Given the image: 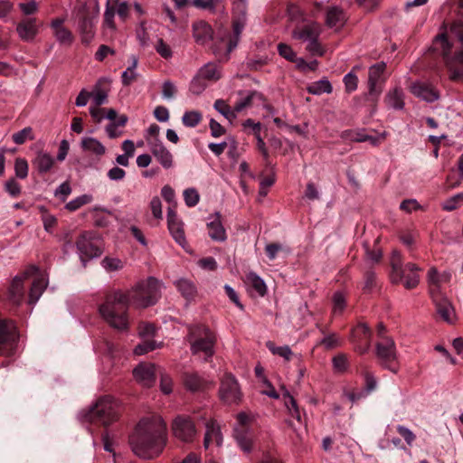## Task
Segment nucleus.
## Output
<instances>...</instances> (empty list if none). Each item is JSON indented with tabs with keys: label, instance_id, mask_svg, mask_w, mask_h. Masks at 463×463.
I'll return each instance as SVG.
<instances>
[{
	"label": "nucleus",
	"instance_id": "obj_14",
	"mask_svg": "<svg viewBox=\"0 0 463 463\" xmlns=\"http://www.w3.org/2000/svg\"><path fill=\"white\" fill-rule=\"evenodd\" d=\"M372 331L370 327L360 323L352 332L353 342L355 345V350L360 354H365L371 347Z\"/></svg>",
	"mask_w": 463,
	"mask_h": 463
},
{
	"label": "nucleus",
	"instance_id": "obj_2",
	"mask_svg": "<svg viewBox=\"0 0 463 463\" xmlns=\"http://www.w3.org/2000/svg\"><path fill=\"white\" fill-rule=\"evenodd\" d=\"M129 296L122 290L106 294L99 305L98 311L102 320L111 328L125 332L129 328Z\"/></svg>",
	"mask_w": 463,
	"mask_h": 463
},
{
	"label": "nucleus",
	"instance_id": "obj_42",
	"mask_svg": "<svg viewBox=\"0 0 463 463\" xmlns=\"http://www.w3.org/2000/svg\"><path fill=\"white\" fill-rule=\"evenodd\" d=\"M332 90V85L326 79L315 81L307 87V91L313 95L329 94Z\"/></svg>",
	"mask_w": 463,
	"mask_h": 463
},
{
	"label": "nucleus",
	"instance_id": "obj_13",
	"mask_svg": "<svg viewBox=\"0 0 463 463\" xmlns=\"http://www.w3.org/2000/svg\"><path fill=\"white\" fill-rule=\"evenodd\" d=\"M248 5L242 4H232V14H233V32L235 34V40L231 41L228 46V52H231L232 49L237 46L240 35L243 31L247 22Z\"/></svg>",
	"mask_w": 463,
	"mask_h": 463
},
{
	"label": "nucleus",
	"instance_id": "obj_5",
	"mask_svg": "<svg viewBox=\"0 0 463 463\" xmlns=\"http://www.w3.org/2000/svg\"><path fill=\"white\" fill-rule=\"evenodd\" d=\"M187 339L192 354L198 355L204 360L213 355L216 337L206 326L194 325L189 326Z\"/></svg>",
	"mask_w": 463,
	"mask_h": 463
},
{
	"label": "nucleus",
	"instance_id": "obj_6",
	"mask_svg": "<svg viewBox=\"0 0 463 463\" xmlns=\"http://www.w3.org/2000/svg\"><path fill=\"white\" fill-rule=\"evenodd\" d=\"M118 418V404L110 397L100 398L90 409L88 419L90 421L109 425Z\"/></svg>",
	"mask_w": 463,
	"mask_h": 463
},
{
	"label": "nucleus",
	"instance_id": "obj_57",
	"mask_svg": "<svg viewBox=\"0 0 463 463\" xmlns=\"http://www.w3.org/2000/svg\"><path fill=\"white\" fill-rule=\"evenodd\" d=\"M102 266L108 271H116L121 269L124 264L123 261L118 258L106 257L102 260Z\"/></svg>",
	"mask_w": 463,
	"mask_h": 463
},
{
	"label": "nucleus",
	"instance_id": "obj_40",
	"mask_svg": "<svg viewBox=\"0 0 463 463\" xmlns=\"http://www.w3.org/2000/svg\"><path fill=\"white\" fill-rule=\"evenodd\" d=\"M246 283L260 297H263L267 293V287L264 280L255 272H249L247 274Z\"/></svg>",
	"mask_w": 463,
	"mask_h": 463
},
{
	"label": "nucleus",
	"instance_id": "obj_41",
	"mask_svg": "<svg viewBox=\"0 0 463 463\" xmlns=\"http://www.w3.org/2000/svg\"><path fill=\"white\" fill-rule=\"evenodd\" d=\"M213 108L222 114L230 123H232L233 120L237 118V111H235V107L232 109L231 107L226 103L223 99H217L213 104Z\"/></svg>",
	"mask_w": 463,
	"mask_h": 463
},
{
	"label": "nucleus",
	"instance_id": "obj_32",
	"mask_svg": "<svg viewBox=\"0 0 463 463\" xmlns=\"http://www.w3.org/2000/svg\"><path fill=\"white\" fill-rule=\"evenodd\" d=\"M194 37L198 43H205L212 39L213 30L211 26L203 21L195 23L193 25Z\"/></svg>",
	"mask_w": 463,
	"mask_h": 463
},
{
	"label": "nucleus",
	"instance_id": "obj_52",
	"mask_svg": "<svg viewBox=\"0 0 463 463\" xmlns=\"http://www.w3.org/2000/svg\"><path fill=\"white\" fill-rule=\"evenodd\" d=\"M463 203V193L457 194L450 198L447 199L442 203V209L445 211H453L456 210Z\"/></svg>",
	"mask_w": 463,
	"mask_h": 463
},
{
	"label": "nucleus",
	"instance_id": "obj_58",
	"mask_svg": "<svg viewBox=\"0 0 463 463\" xmlns=\"http://www.w3.org/2000/svg\"><path fill=\"white\" fill-rule=\"evenodd\" d=\"M184 199L188 207H193L198 203L200 196L194 188H188L184 191Z\"/></svg>",
	"mask_w": 463,
	"mask_h": 463
},
{
	"label": "nucleus",
	"instance_id": "obj_35",
	"mask_svg": "<svg viewBox=\"0 0 463 463\" xmlns=\"http://www.w3.org/2000/svg\"><path fill=\"white\" fill-rule=\"evenodd\" d=\"M47 284L48 282L46 279L43 276L38 277L33 280L29 292V304L33 305L39 300L46 288Z\"/></svg>",
	"mask_w": 463,
	"mask_h": 463
},
{
	"label": "nucleus",
	"instance_id": "obj_4",
	"mask_svg": "<svg viewBox=\"0 0 463 463\" xmlns=\"http://www.w3.org/2000/svg\"><path fill=\"white\" fill-rule=\"evenodd\" d=\"M435 50L439 51L445 60L449 71V79L455 81L463 82V52L456 47L452 55L453 44L449 42L446 33H442L436 36L433 42Z\"/></svg>",
	"mask_w": 463,
	"mask_h": 463
},
{
	"label": "nucleus",
	"instance_id": "obj_47",
	"mask_svg": "<svg viewBox=\"0 0 463 463\" xmlns=\"http://www.w3.org/2000/svg\"><path fill=\"white\" fill-rule=\"evenodd\" d=\"M92 201V196L90 194H82L66 203L65 208L70 212H74L81 206L90 203Z\"/></svg>",
	"mask_w": 463,
	"mask_h": 463
},
{
	"label": "nucleus",
	"instance_id": "obj_1",
	"mask_svg": "<svg viewBox=\"0 0 463 463\" xmlns=\"http://www.w3.org/2000/svg\"><path fill=\"white\" fill-rule=\"evenodd\" d=\"M133 452L139 458L157 457L166 443V426L158 415L146 417L137 423L129 439Z\"/></svg>",
	"mask_w": 463,
	"mask_h": 463
},
{
	"label": "nucleus",
	"instance_id": "obj_44",
	"mask_svg": "<svg viewBox=\"0 0 463 463\" xmlns=\"http://www.w3.org/2000/svg\"><path fill=\"white\" fill-rule=\"evenodd\" d=\"M268 349L276 355H279L286 361H290L294 354L288 345L276 346L271 341L266 343Z\"/></svg>",
	"mask_w": 463,
	"mask_h": 463
},
{
	"label": "nucleus",
	"instance_id": "obj_34",
	"mask_svg": "<svg viewBox=\"0 0 463 463\" xmlns=\"http://www.w3.org/2000/svg\"><path fill=\"white\" fill-rule=\"evenodd\" d=\"M385 102L388 107L393 109H402L404 108V93L402 90L394 88L390 90L386 94Z\"/></svg>",
	"mask_w": 463,
	"mask_h": 463
},
{
	"label": "nucleus",
	"instance_id": "obj_3",
	"mask_svg": "<svg viewBox=\"0 0 463 463\" xmlns=\"http://www.w3.org/2000/svg\"><path fill=\"white\" fill-rule=\"evenodd\" d=\"M163 283L154 277L137 282L126 293L129 301L138 308H145L155 305L161 298Z\"/></svg>",
	"mask_w": 463,
	"mask_h": 463
},
{
	"label": "nucleus",
	"instance_id": "obj_54",
	"mask_svg": "<svg viewBox=\"0 0 463 463\" xmlns=\"http://www.w3.org/2000/svg\"><path fill=\"white\" fill-rule=\"evenodd\" d=\"M5 190L13 198L18 197L22 192L20 184L14 178H9L5 183Z\"/></svg>",
	"mask_w": 463,
	"mask_h": 463
},
{
	"label": "nucleus",
	"instance_id": "obj_10",
	"mask_svg": "<svg viewBox=\"0 0 463 463\" xmlns=\"http://www.w3.org/2000/svg\"><path fill=\"white\" fill-rule=\"evenodd\" d=\"M220 399L227 404H237L241 400L240 384L231 373H225L221 379L219 389Z\"/></svg>",
	"mask_w": 463,
	"mask_h": 463
},
{
	"label": "nucleus",
	"instance_id": "obj_18",
	"mask_svg": "<svg viewBox=\"0 0 463 463\" xmlns=\"http://www.w3.org/2000/svg\"><path fill=\"white\" fill-rule=\"evenodd\" d=\"M432 300L435 303L437 313L440 317L449 324H453L456 320V314L452 304L449 299L442 296V294H437L432 297Z\"/></svg>",
	"mask_w": 463,
	"mask_h": 463
},
{
	"label": "nucleus",
	"instance_id": "obj_17",
	"mask_svg": "<svg viewBox=\"0 0 463 463\" xmlns=\"http://www.w3.org/2000/svg\"><path fill=\"white\" fill-rule=\"evenodd\" d=\"M111 80L102 77L97 80L90 93L92 102L96 106L107 103L109 92L110 91Z\"/></svg>",
	"mask_w": 463,
	"mask_h": 463
},
{
	"label": "nucleus",
	"instance_id": "obj_21",
	"mask_svg": "<svg viewBox=\"0 0 463 463\" xmlns=\"http://www.w3.org/2000/svg\"><path fill=\"white\" fill-rule=\"evenodd\" d=\"M55 164V158L45 151H38L35 157L32 160L33 166L39 174L44 175L49 173Z\"/></svg>",
	"mask_w": 463,
	"mask_h": 463
},
{
	"label": "nucleus",
	"instance_id": "obj_30",
	"mask_svg": "<svg viewBox=\"0 0 463 463\" xmlns=\"http://www.w3.org/2000/svg\"><path fill=\"white\" fill-rule=\"evenodd\" d=\"M234 438L244 452H250L253 444V433L249 429H234Z\"/></svg>",
	"mask_w": 463,
	"mask_h": 463
},
{
	"label": "nucleus",
	"instance_id": "obj_37",
	"mask_svg": "<svg viewBox=\"0 0 463 463\" xmlns=\"http://www.w3.org/2000/svg\"><path fill=\"white\" fill-rule=\"evenodd\" d=\"M263 95L257 91H250L234 105L235 111L240 113L245 109L250 108L255 100L263 101Z\"/></svg>",
	"mask_w": 463,
	"mask_h": 463
},
{
	"label": "nucleus",
	"instance_id": "obj_12",
	"mask_svg": "<svg viewBox=\"0 0 463 463\" xmlns=\"http://www.w3.org/2000/svg\"><path fill=\"white\" fill-rule=\"evenodd\" d=\"M18 339L16 326L10 320L0 319V354H7L13 350Z\"/></svg>",
	"mask_w": 463,
	"mask_h": 463
},
{
	"label": "nucleus",
	"instance_id": "obj_20",
	"mask_svg": "<svg viewBox=\"0 0 463 463\" xmlns=\"http://www.w3.org/2000/svg\"><path fill=\"white\" fill-rule=\"evenodd\" d=\"M205 429L203 447L208 449L213 443L221 446L222 443V436L219 424L213 419H210L205 423Z\"/></svg>",
	"mask_w": 463,
	"mask_h": 463
},
{
	"label": "nucleus",
	"instance_id": "obj_36",
	"mask_svg": "<svg viewBox=\"0 0 463 463\" xmlns=\"http://www.w3.org/2000/svg\"><path fill=\"white\" fill-rule=\"evenodd\" d=\"M24 281L20 277H14L9 288L10 298L14 304H21L24 297Z\"/></svg>",
	"mask_w": 463,
	"mask_h": 463
},
{
	"label": "nucleus",
	"instance_id": "obj_51",
	"mask_svg": "<svg viewBox=\"0 0 463 463\" xmlns=\"http://www.w3.org/2000/svg\"><path fill=\"white\" fill-rule=\"evenodd\" d=\"M334 370L336 373H344L347 370L349 363L345 354H338L332 359Z\"/></svg>",
	"mask_w": 463,
	"mask_h": 463
},
{
	"label": "nucleus",
	"instance_id": "obj_8",
	"mask_svg": "<svg viewBox=\"0 0 463 463\" xmlns=\"http://www.w3.org/2000/svg\"><path fill=\"white\" fill-rule=\"evenodd\" d=\"M375 354L383 367L392 371V373H397L398 355L396 345L392 338L383 337L378 341L375 345Z\"/></svg>",
	"mask_w": 463,
	"mask_h": 463
},
{
	"label": "nucleus",
	"instance_id": "obj_39",
	"mask_svg": "<svg viewBox=\"0 0 463 463\" xmlns=\"http://www.w3.org/2000/svg\"><path fill=\"white\" fill-rule=\"evenodd\" d=\"M345 22V16L343 11L337 7H332L326 14V24L329 27L339 29Z\"/></svg>",
	"mask_w": 463,
	"mask_h": 463
},
{
	"label": "nucleus",
	"instance_id": "obj_38",
	"mask_svg": "<svg viewBox=\"0 0 463 463\" xmlns=\"http://www.w3.org/2000/svg\"><path fill=\"white\" fill-rule=\"evenodd\" d=\"M282 398L288 414L298 421L301 420V415L296 400L286 388H282Z\"/></svg>",
	"mask_w": 463,
	"mask_h": 463
},
{
	"label": "nucleus",
	"instance_id": "obj_62",
	"mask_svg": "<svg viewBox=\"0 0 463 463\" xmlns=\"http://www.w3.org/2000/svg\"><path fill=\"white\" fill-rule=\"evenodd\" d=\"M344 83L347 92L354 91L357 89L358 79L356 75L351 71L344 77Z\"/></svg>",
	"mask_w": 463,
	"mask_h": 463
},
{
	"label": "nucleus",
	"instance_id": "obj_24",
	"mask_svg": "<svg viewBox=\"0 0 463 463\" xmlns=\"http://www.w3.org/2000/svg\"><path fill=\"white\" fill-rule=\"evenodd\" d=\"M420 269L414 263H407L403 269V278L399 283H402L405 288H415L420 282L419 271Z\"/></svg>",
	"mask_w": 463,
	"mask_h": 463
},
{
	"label": "nucleus",
	"instance_id": "obj_23",
	"mask_svg": "<svg viewBox=\"0 0 463 463\" xmlns=\"http://www.w3.org/2000/svg\"><path fill=\"white\" fill-rule=\"evenodd\" d=\"M80 147L85 153L93 155L97 158H100L107 151L105 146L92 137H83L80 141Z\"/></svg>",
	"mask_w": 463,
	"mask_h": 463
},
{
	"label": "nucleus",
	"instance_id": "obj_59",
	"mask_svg": "<svg viewBox=\"0 0 463 463\" xmlns=\"http://www.w3.org/2000/svg\"><path fill=\"white\" fill-rule=\"evenodd\" d=\"M278 52L281 57L284 59L289 61H295L297 53L293 51V49L283 43H280L278 44Z\"/></svg>",
	"mask_w": 463,
	"mask_h": 463
},
{
	"label": "nucleus",
	"instance_id": "obj_11",
	"mask_svg": "<svg viewBox=\"0 0 463 463\" xmlns=\"http://www.w3.org/2000/svg\"><path fill=\"white\" fill-rule=\"evenodd\" d=\"M80 258L85 265L87 260L97 258L101 254L99 241L94 240L91 233H82L76 241Z\"/></svg>",
	"mask_w": 463,
	"mask_h": 463
},
{
	"label": "nucleus",
	"instance_id": "obj_26",
	"mask_svg": "<svg viewBox=\"0 0 463 463\" xmlns=\"http://www.w3.org/2000/svg\"><path fill=\"white\" fill-rule=\"evenodd\" d=\"M428 282L430 285V293L431 298L441 294L439 291L440 285L449 279V274H439L435 267H431L428 271Z\"/></svg>",
	"mask_w": 463,
	"mask_h": 463
},
{
	"label": "nucleus",
	"instance_id": "obj_50",
	"mask_svg": "<svg viewBox=\"0 0 463 463\" xmlns=\"http://www.w3.org/2000/svg\"><path fill=\"white\" fill-rule=\"evenodd\" d=\"M29 165L24 158L18 157L14 161L15 176L20 179H25L28 175Z\"/></svg>",
	"mask_w": 463,
	"mask_h": 463
},
{
	"label": "nucleus",
	"instance_id": "obj_19",
	"mask_svg": "<svg viewBox=\"0 0 463 463\" xmlns=\"http://www.w3.org/2000/svg\"><path fill=\"white\" fill-rule=\"evenodd\" d=\"M167 223L169 232L175 241L181 246H184L185 243V237L183 222L178 219L175 212L172 209H169L167 212Z\"/></svg>",
	"mask_w": 463,
	"mask_h": 463
},
{
	"label": "nucleus",
	"instance_id": "obj_22",
	"mask_svg": "<svg viewBox=\"0 0 463 463\" xmlns=\"http://www.w3.org/2000/svg\"><path fill=\"white\" fill-rule=\"evenodd\" d=\"M19 37L25 42H31L38 33V27L34 18L21 21L16 27Z\"/></svg>",
	"mask_w": 463,
	"mask_h": 463
},
{
	"label": "nucleus",
	"instance_id": "obj_46",
	"mask_svg": "<svg viewBox=\"0 0 463 463\" xmlns=\"http://www.w3.org/2000/svg\"><path fill=\"white\" fill-rule=\"evenodd\" d=\"M156 52L164 59L169 60L173 57V51L171 46L165 43L162 38H157L155 45Z\"/></svg>",
	"mask_w": 463,
	"mask_h": 463
},
{
	"label": "nucleus",
	"instance_id": "obj_29",
	"mask_svg": "<svg viewBox=\"0 0 463 463\" xmlns=\"http://www.w3.org/2000/svg\"><path fill=\"white\" fill-rule=\"evenodd\" d=\"M175 285L187 301H193L197 297V288L193 281L183 278L176 280Z\"/></svg>",
	"mask_w": 463,
	"mask_h": 463
},
{
	"label": "nucleus",
	"instance_id": "obj_31",
	"mask_svg": "<svg viewBox=\"0 0 463 463\" xmlns=\"http://www.w3.org/2000/svg\"><path fill=\"white\" fill-rule=\"evenodd\" d=\"M207 227L211 239L217 241H224L226 240V232L222 224L219 213H216L215 218L208 222Z\"/></svg>",
	"mask_w": 463,
	"mask_h": 463
},
{
	"label": "nucleus",
	"instance_id": "obj_63",
	"mask_svg": "<svg viewBox=\"0 0 463 463\" xmlns=\"http://www.w3.org/2000/svg\"><path fill=\"white\" fill-rule=\"evenodd\" d=\"M396 429L398 433L404 439L406 443L409 446H411L416 439L415 434L410 429L402 425H398Z\"/></svg>",
	"mask_w": 463,
	"mask_h": 463
},
{
	"label": "nucleus",
	"instance_id": "obj_28",
	"mask_svg": "<svg viewBox=\"0 0 463 463\" xmlns=\"http://www.w3.org/2000/svg\"><path fill=\"white\" fill-rule=\"evenodd\" d=\"M411 91L413 95L427 102H432L439 98L438 92L433 88L420 82L414 83L411 87Z\"/></svg>",
	"mask_w": 463,
	"mask_h": 463
},
{
	"label": "nucleus",
	"instance_id": "obj_49",
	"mask_svg": "<svg viewBox=\"0 0 463 463\" xmlns=\"http://www.w3.org/2000/svg\"><path fill=\"white\" fill-rule=\"evenodd\" d=\"M346 306V298L343 292L336 291L333 295V313L341 314Z\"/></svg>",
	"mask_w": 463,
	"mask_h": 463
},
{
	"label": "nucleus",
	"instance_id": "obj_56",
	"mask_svg": "<svg viewBox=\"0 0 463 463\" xmlns=\"http://www.w3.org/2000/svg\"><path fill=\"white\" fill-rule=\"evenodd\" d=\"M54 35L56 40L61 44L70 45L72 43L73 36L71 33L67 28H59L56 32H54Z\"/></svg>",
	"mask_w": 463,
	"mask_h": 463
},
{
	"label": "nucleus",
	"instance_id": "obj_55",
	"mask_svg": "<svg viewBox=\"0 0 463 463\" xmlns=\"http://www.w3.org/2000/svg\"><path fill=\"white\" fill-rule=\"evenodd\" d=\"M206 86V80L197 73L190 83V90L194 94L199 95L205 90Z\"/></svg>",
	"mask_w": 463,
	"mask_h": 463
},
{
	"label": "nucleus",
	"instance_id": "obj_64",
	"mask_svg": "<svg viewBox=\"0 0 463 463\" xmlns=\"http://www.w3.org/2000/svg\"><path fill=\"white\" fill-rule=\"evenodd\" d=\"M450 33L454 35L460 44L463 43V23H454L450 27Z\"/></svg>",
	"mask_w": 463,
	"mask_h": 463
},
{
	"label": "nucleus",
	"instance_id": "obj_33",
	"mask_svg": "<svg viewBox=\"0 0 463 463\" xmlns=\"http://www.w3.org/2000/svg\"><path fill=\"white\" fill-rule=\"evenodd\" d=\"M392 273L391 279L393 283H399L403 278L402 255L399 251L393 250L391 257Z\"/></svg>",
	"mask_w": 463,
	"mask_h": 463
},
{
	"label": "nucleus",
	"instance_id": "obj_53",
	"mask_svg": "<svg viewBox=\"0 0 463 463\" xmlns=\"http://www.w3.org/2000/svg\"><path fill=\"white\" fill-rule=\"evenodd\" d=\"M81 40L84 43H89L94 37L93 25L90 21L84 20L80 25Z\"/></svg>",
	"mask_w": 463,
	"mask_h": 463
},
{
	"label": "nucleus",
	"instance_id": "obj_45",
	"mask_svg": "<svg viewBox=\"0 0 463 463\" xmlns=\"http://www.w3.org/2000/svg\"><path fill=\"white\" fill-rule=\"evenodd\" d=\"M202 118V113L197 110L186 111L182 117V122L187 128H194L201 122Z\"/></svg>",
	"mask_w": 463,
	"mask_h": 463
},
{
	"label": "nucleus",
	"instance_id": "obj_48",
	"mask_svg": "<svg viewBox=\"0 0 463 463\" xmlns=\"http://www.w3.org/2000/svg\"><path fill=\"white\" fill-rule=\"evenodd\" d=\"M33 139L34 136L33 133V128L31 127H26L13 135V140L17 145H22L25 143L27 140Z\"/></svg>",
	"mask_w": 463,
	"mask_h": 463
},
{
	"label": "nucleus",
	"instance_id": "obj_25",
	"mask_svg": "<svg viewBox=\"0 0 463 463\" xmlns=\"http://www.w3.org/2000/svg\"><path fill=\"white\" fill-rule=\"evenodd\" d=\"M183 383L185 388L193 392L203 391L208 382L194 372H185L183 374Z\"/></svg>",
	"mask_w": 463,
	"mask_h": 463
},
{
	"label": "nucleus",
	"instance_id": "obj_9",
	"mask_svg": "<svg viewBox=\"0 0 463 463\" xmlns=\"http://www.w3.org/2000/svg\"><path fill=\"white\" fill-rule=\"evenodd\" d=\"M171 429L174 437L184 443L194 442L198 433L194 420L184 414L175 417Z\"/></svg>",
	"mask_w": 463,
	"mask_h": 463
},
{
	"label": "nucleus",
	"instance_id": "obj_27",
	"mask_svg": "<svg viewBox=\"0 0 463 463\" xmlns=\"http://www.w3.org/2000/svg\"><path fill=\"white\" fill-rule=\"evenodd\" d=\"M385 69L386 64L384 62H378L370 67L368 77L370 93L379 92L377 83L383 80Z\"/></svg>",
	"mask_w": 463,
	"mask_h": 463
},
{
	"label": "nucleus",
	"instance_id": "obj_43",
	"mask_svg": "<svg viewBox=\"0 0 463 463\" xmlns=\"http://www.w3.org/2000/svg\"><path fill=\"white\" fill-rule=\"evenodd\" d=\"M198 74L206 80H217L221 78L220 70L214 63L205 64L199 70Z\"/></svg>",
	"mask_w": 463,
	"mask_h": 463
},
{
	"label": "nucleus",
	"instance_id": "obj_16",
	"mask_svg": "<svg viewBox=\"0 0 463 463\" xmlns=\"http://www.w3.org/2000/svg\"><path fill=\"white\" fill-rule=\"evenodd\" d=\"M156 366L150 363H141L133 371L136 381L144 387L149 388L156 382Z\"/></svg>",
	"mask_w": 463,
	"mask_h": 463
},
{
	"label": "nucleus",
	"instance_id": "obj_15",
	"mask_svg": "<svg viewBox=\"0 0 463 463\" xmlns=\"http://www.w3.org/2000/svg\"><path fill=\"white\" fill-rule=\"evenodd\" d=\"M150 152L156 161L165 168L169 169L174 165V158L172 153L165 147L160 139H153L148 141Z\"/></svg>",
	"mask_w": 463,
	"mask_h": 463
},
{
	"label": "nucleus",
	"instance_id": "obj_61",
	"mask_svg": "<svg viewBox=\"0 0 463 463\" xmlns=\"http://www.w3.org/2000/svg\"><path fill=\"white\" fill-rule=\"evenodd\" d=\"M159 345L154 341H144L142 344L137 345L134 349V353L137 355H142L147 352L155 350Z\"/></svg>",
	"mask_w": 463,
	"mask_h": 463
},
{
	"label": "nucleus",
	"instance_id": "obj_7",
	"mask_svg": "<svg viewBox=\"0 0 463 463\" xmlns=\"http://www.w3.org/2000/svg\"><path fill=\"white\" fill-rule=\"evenodd\" d=\"M320 33V27L316 23H308L297 27L292 31V38L307 43V51L312 55L322 56L325 52L317 39Z\"/></svg>",
	"mask_w": 463,
	"mask_h": 463
},
{
	"label": "nucleus",
	"instance_id": "obj_60",
	"mask_svg": "<svg viewBox=\"0 0 463 463\" xmlns=\"http://www.w3.org/2000/svg\"><path fill=\"white\" fill-rule=\"evenodd\" d=\"M176 93L175 85L170 81L165 80L162 85V97L165 99H173Z\"/></svg>",
	"mask_w": 463,
	"mask_h": 463
}]
</instances>
